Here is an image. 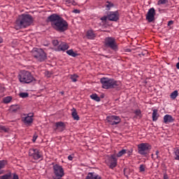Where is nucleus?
<instances>
[{
    "label": "nucleus",
    "mask_w": 179,
    "mask_h": 179,
    "mask_svg": "<svg viewBox=\"0 0 179 179\" xmlns=\"http://www.w3.org/2000/svg\"><path fill=\"white\" fill-rule=\"evenodd\" d=\"M48 22H50L52 27L60 33L66 31L69 27L68 22L57 13H53L48 17Z\"/></svg>",
    "instance_id": "f257e3e1"
},
{
    "label": "nucleus",
    "mask_w": 179,
    "mask_h": 179,
    "mask_svg": "<svg viewBox=\"0 0 179 179\" xmlns=\"http://www.w3.org/2000/svg\"><path fill=\"white\" fill-rule=\"evenodd\" d=\"M33 23V17L29 14H22L18 17L15 22L18 29H26Z\"/></svg>",
    "instance_id": "f03ea898"
},
{
    "label": "nucleus",
    "mask_w": 179,
    "mask_h": 179,
    "mask_svg": "<svg viewBox=\"0 0 179 179\" xmlns=\"http://www.w3.org/2000/svg\"><path fill=\"white\" fill-rule=\"evenodd\" d=\"M103 89H115L121 85V82L108 78H102L100 79Z\"/></svg>",
    "instance_id": "7ed1b4c3"
},
{
    "label": "nucleus",
    "mask_w": 179,
    "mask_h": 179,
    "mask_svg": "<svg viewBox=\"0 0 179 179\" xmlns=\"http://www.w3.org/2000/svg\"><path fill=\"white\" fill-rule=\"evenodd\" d=\"M19 80L21 83H31V82H35L36 79L31 75V73L27 71H22L20 72L18 76Z\"/></svg>",
    "instance_id": "20e7f679"
},
{
    "label": "nucleus",
    "mask_w": 179,
    "mask_h": 179,
    "mask_svg": "<svg viewBox=\"0 0 179 179\" xmlns=\"http://www.w3.org/2000/svg\"><path fill=\"white\" fill-rule=\"evenodd\" d=\"M53 179H62L65 176V171L62 166L58 164H52Z\"/></svg>",
    "instance_id": "39448f33"
},
{
    "label": "nucleus",
    "mask_w": 179,
    "mask_h": 179,
    "mask_svg": "<svg viewBox=\"0 0 179 179\" xmlns=\"http://www.w3.org/2000/svg\"><path fill=\"white\" fill-rule=\"evenodd\" d=\"M32 56L36 58L39 62H43L47 59V54L41 48H34L32 50Z\"/></svg>",
    "instance_id": "423d86ee"
},
{
    "label": "nucleus",
    "mask_w": 179,
    "mask_h": 179,
    "mask_svg": "<svg viewBox=\"0 0 179 179\" xmlns=\"http://www.w3.org/2000/svg\"><path fill=\"white\" fill-rule=\"evenodd\" d=\"M104 45L106 48H110V50H113V51L118 50V45L114 37H106L104 41Z\"/></svg>",
    "instance_id": "0eeeda50"
},
{
    "label": "nucleus",
    "mask_w": 179,
    "mask_h": 179,
    "mask_svg": "<svg viewBox=\"0 0 179 179\" xmlns=\"http://www.w3.org/2000/svg\"><path fill=\"white\" fill-rule=\"evenodd\" d=\"M138 153L143 156H146L152 149V146L148 143H142L138 145Z\"/></svg>",
    "instance_id": "6e6552de"
},
{
    "label": "nucleus",
    "mask_w": 179,
    "mask_h": 179,
    "mask_svg": "<svg viewBox=\"0 0 179 179\" xmlns=\"http://www.w3.org/2000/svg\"><path fill=\"white\" fill-rule=\"evenodd\" d=\"M118 159L117 157H115V155H108L106 157L105 163L107 164V166L109 167V169H111V170H114L115 167H117V163Z\"/></svg>",
    "instance_id": "1a4fd4ad"
},
{
    "label": "nucleus",
    "mask_w": 179,
    "mask_h": 179,
    "mask_svg": "<svg viewBox=\"0 0 179 179\" xmlns=\"http://www.w3.org/2000/svg\"><path fill=\"white\" fill-rule=\"evenodd\" d=\"M21 121L24 124V125H26V127H31L33 121H34V114H24L21 117Z\"/></svg>",
    "instance_id": "9d476101"
},
{
    "label": "nucleus",
    "mask_w": 179,
    "mask_h": 179,
    "mask_svg": "<svg viewBox=\"0 0 179 179\" xmlns=\"http://www.w3.org/2000/svg\"><path fill=\"white\" fill-rule=\"evenodd\" d=\"M106 122L109 125H118L121 122V118L117 115H109L106 117Z\"/></svg>",
    "instance_id": "9b49d317"
},
{
    "label": "nucleus",
    "mask_w": 179,
    "mask_h": 179,
    "mask_svg": "<svg viewBox=\"0 0 179 179\" xmlns=\"http://www.w3.org/2000/svg\"><path fill=\"white\" fill-rule=\"evenodd\" d=\"M29 155L31 157H33L34 160H38L43 157V155L40 152V150L37 148H31L29 150Z\"/></svg>",
    "instance_id": "f8f14e48"
},
{
    "label": "nucleus",
    "mask_w": 179,
    "mask_h": 179,
    "mask_svg": "<svg viewBox=\"0 0 179 179\" xmlns=\"http://www.w3.org/2000/svg\"><path fill=\"white\" fill-rule=\"evenodd\" d=\"M155 16H156V10H155V8H151L146 14V20L149 23H152V22L155 21Z\"/></svg>",
    "instance_id": "ddd939ff"
},
{
    "label": "nucleus",
    "mask_w": 179,
    "mask_h": 179,
    "mask_svg": "<svg viewBox=\"0 0 179 179\" xmlns=\"http://www.w3.org/2000/svg\"><path fill=\"white\" fill-rule=\"evenodd\" d=\"M108 20L110 22H117L120 20V13L118 11H110L108 13Z\"/></svg>",
    "instance_id": "4468645a"
},
{
    "label": "nucleus",
    "mask_w": 179,
    "mask_h": 179,
    "mask_svg": "<svg viewBox=\"0 0 179 179\" xmlns=\"http://www.w3.org/2000/svg\"><path fill=\"white\" fill-rule=\"evenodd\" d=\"M66 129V124L64 122H57L54 126V131L55 132H64Z\"/></svg>",
    "instance_id": "2eb2a0df"
},
{
    "label": "nucleus",
    "mask_w": 179,
    "mask_h": 179,
    "mask_svg": "<svg viewBox=\"0 0 179 179\" xmlns=\"http://www.w3.org/2000/svg\"><path fill=\"white\" fill-rule=\"evenodd\" d=\"M69 48L68 43L65 42H61L57 48H55V51H66Z\"/></svg>",
    "instance_id": "dca6fc26"
},
{
    "label": "nucleus",
    "mask_w": 179,
    "mask_h": 179,
    "mask_svg": "<svg viewBox=\"0 0 179 179\" xmlns=\"http://www.w3.org/2000/svg\"><path fill=\"white\" fill-rule=\"evenodd\" d=\"M85 179H101V176L94 172H90Z\"/></svg>",
    "instance_id": "f3484780"
},
{
    "label": "nucleus",
    "mask_w": 179,
    "mask_h": 179,
    "mask_svg": "<svg viewBox=\"0 0 179 179\" xmlns=\"http://www.w3.org/2000/svg\"><path fill=\"white\" fill-rule=\"evenodd\" d=\"M171 122H174V119L171 115H165L164 116V124H171Z\"/></svg>",
    "instance_id": "a211bd4d"
},
{
    "label": "nucleus",
    "mask_w": 179,
    "mask_h": 179,
    "mask_svg": "<svg viewBox=\"0 0 179 179\" xmlns=\"http://www.w3.org/2000/svg\"><path fill=\"white\" fill-rule=\"evenodd\" d=\"M160 115H159V113H158V110H157V109H154L153 110H152V121L154 122H156V121H157V120H159V117Z\"/></svg>",
    "instance_id": "6ab92c4d"
},
{
    "label": "nucleus",
    "mask_w": 179,
    "mask_h": 179,
    "mask_svg": "<svg viewBox=\"0 0 179 179\" xmlns=\"http://www.w3.org/2000/svg\"><path fill=\"white\" fill-rule=\"evenodd\" d=\"M8 164V162L6 160H0V175L3 174V169H5V166Z\"/></svg>",
    "instance_id": "aec40b11"
},
{
    "label": "nucleus",
    "mask_w": 179,
    "mask_h": 179,
    "mask_svg": "<svg viewBox=\"0 0 179 179\" xmlns=\"http://www.w3.org/2000/svg\"><path fill=\"white\" fill-rule=\"evenodd\" d=\"M87 37L90 40H93V38H96V34L92 29L88 30L87 31Z\"/></svg>",
    "instance_id": "412c9836"
},
{
    "label": "nucleus",
    "mask_w": 179,
    "mask_h": 179,
    "mask_svg": "<svg viewBox=\"0 0 179 179\" xmlns=\"http://www.w3.org/2000/svg\"><path fill=\"white\" fill-rule=\"evenodd\" d=\"M71 115H72L73 120H75L76 121H79L80 117H79V115H78V112L76 111V109H75V108L72 109Z\"/></svg>",
    "instance_id": "4be33fe9"
},
{
    "label": "nucleus",
    "mask_w": 179,
    "mask_h": 179,
    "mask_svg": "<svg viewBox=\"0 0 179 179\" xmlns=\"http://www.w3.org/2000/svg\"><path fill=\"white\" fill-rule=\"evenodd\" d=\"M105 8L106 10H110L111 8H114V3L110 1H106L105 3Z\"/></svg>",
    "instance_id": "5701e85b"
},
{
    "label": "nucleus",
    "mask_w": 179,
    "mask_h": 179,
    "mask_svg": "<svg viewBox=\"0 0 179 179\" xmlns=\"http://www.w3.org/2000/svg\"><path fill=\"white\" fill-rule=\"evenodd\" d=\"M69 78L71 80V82L76 83L78 82V79H79V76L76 74H71L69 76Z\"/></svg>",
    "instance_id": "b1692460"
},
{
    "label": "nucleus",
    "mask_w": 179,
    "mask_h": 179,
    "mask_svg": "<svg viewBox=\"0 0 179 179\" xmlns=\"http://www.w3.org/2000/svg\"><path fill=\"white\" fill-rule=\"evenodd\" d=\"M9 128L8 127L0 125V132H5L6 134L9 133Z\"/></svg>",
    "instance_id": "393cba45"
},
{
    "label": "nucleus",
    "mask_w": 179,
    "mask_h": 179,
    "mask_svg": "<svg viewBox=\"0 0 179 179\" xmlns=\"http://www.w3.org/2000/svg\"><path fill=\"white\" fill-rule=\"evenodd\" d=\"M178 96V91L175 90L171 94L170 97L171 99H172V100H176Z\"/></svg>",
    "instance_id": "a878e982"
},
{
    "label": "nucleus",
    "mask_w": 179,
    "mask_h": 179,
    "mask_svg": "<svg viewBox=\"0 0 179 179\" xmlns=\"http://www.w3.org/2000/svg\"><path fill=\"white\" fill-rule=\"evenodd\" d=\"M90 99L94 100V101H100L101 99L98 96L97 94H92L90 95Z\"/></svg>",
    "instance_id": "bb28decb"
},
{
    "label": "nucleus",
    "mask_w": 179,
    "mask_h": 179,
    "mask_svg": "<svg viewBox=\"0 0 179 179\" xmlns=\"http://www.w3.org/2000/svg\"><path fill=\"white\" fill-rule=\"evenodd\" d=\"M66 54H68V55H70L71 57H78V53L73 52V50H69L66 51Z\"/></svg>",
    "instance_id": "cd10ccee"
},
{
    "label": "nucleus",
    "mask_w": 179,
    "mask_h": 179,
    "mask_svg": "<svg viewBox=\"0 0 179 179\" xmlns=\"http://www.w3.org/2000/svg\"><path fill=\"white\" fill-rule=\"evenodd\" d=\"M159 153H160V152H159V150H157L155 152V155L152 154L151 155V157L152 159H154V160H156V159H160V156H159Z\"/></svg>",
    "instance_id": "c85d7f7f"
},
{
    "label": "nucleus",
    "mask_w": 179,
    "mask_h": 179,
    "mask_svg": "<svg viewBox=\"0 0 179 179\" xmlns=\"http://www.w3.org/2000/svg\"><path fill=\"white\" fill-rule=\"evenodd\" d=\"M127 154V150L123 149L120 150L117 154H116L117 157H122L124 155Z\"/></svg>",
    "instance_id": "c756f323"
},
{
    "label": "nucleus",
    "mask_w": 179,
    "mask_h": 179,
    "mask_svg": "<svg viewBox=\"0 0 179 179\" xmlns=\"http://www.w3.org/2000/svg\"><path fill=\"white\" fill-rule=\"evenodd\" d=\"M3 101L5 104H8V103H10V101H12V96H6L3 98Z\"/></svg>",
    "instance_id": "7c9ffc66"
},
{
    "label": "nucleus",
    "mask_w": 179,
    "mask_h": 179,
    "mask_svg": "<svg viewBox=\"0 0 179 179\" xmlns=\"http://www.w3.org/2000/svg\"><path fill=\"white\" fill-rule=\"evenodd\" d=\"M146 170V165L141 164L139 166V173H145Z\"/></svg>",
    "instance_id": "2f4dec72"
},
{
    "label": "nucleus",
    "mask_w": 179,
    "mask_h": 179,
    "mask_svg": "<svg viewBox=\"0 0 179 179\" xmlns=\"http://www.w3.org/2000/svg\"><path fill=\"white\" fill-rule=\"evenodd\" d=\"M20 97L22 99H26L27 97H29V93L27 92H21L19 94Z\"/></svg>",
    "instance_id": "473e14b6"
},
{
    "label": "nucleus",
    "mask_w": 179,
    "mask_h": 179,
    "mask_svg": "<svg viewBox=\"0 0 179 179\" xmlns=\"http://www.w3.org/2000/svg\"><path fill=\"white\" fill-rule=\"evenodd\" d=\"M11 110L12 113H17L19 111V106L17 105L11 106Z\"/></svg>",
    "instance_id": "72a5a7b5"
},
{
    "label": "nucleus",
    "mask_w": 179,
    "mask_h": 179,
    "mask_svg": "<svg viewBox=\"0 0 179 179\" xmlns=\"http://www.w3.org/2000/svg\"><path fill=\"white\" fill-rule=\"evenodd\" d=\"M10 173H7L3 176H0V179H10Z\"/></svg>",
    "instance_id": "f704fd0d"
},
{
    "label": "nucleus",
    "mask_w": 179,
    "mask_h": 179,
    "mask_svg": "<svg viewBox=\"0 0 179 179\" xmlns=\"http://www.w3.org/2000/svg\"><path fill=\"white\" fill-rule=\"evenodd\" d=\"M175 160H178L179 161V148L177 149L175 151V157H174Z\"/></svg>",
    "instance_id": "c9c22d12"
},
{
    "label": "nucleus",
    "mask_w": 179,
    "mask_h": 179,
    "mask_svg": "<svg viewBox=\"0 0 179 179\" xmlns=\"http://www.w3.org/2000/svg\"><path fill=\"white\" fill-rule=\"evenodd\" d=\"M167 0H159L157 2V5H165V3H167Z\"/></svg>",
    "instance_id": "e433bc0d"
},
{
    "label": "nucleus",
    "mask_w": 179,
    "mask_h": 179,
    "mask_svg": "<svg viewBox=\"0 0 179 179\" xmlns=\"http://www.w3.org/2000/svg\"><path fill=\"white\" fill-rule=\"evenodd\" d=\"M134 114H136V115L137 117H140V118L142 117V116L141 115V114H142V112H141V110H139V109L136 110L135 112H134Z\"/></svg>",
    "instance_id": "4c0bfd02"
},
{
    "label": "nucleus",
    "mask_w": 179,
    "mask_h": 179,
    "mask_svg": "<svg viewBox=\"0 0 179 179\" xmlns=\"http://www.w3.org/2000/svg\"><path fill=\"white\" fill-rule=\"evenodd\" d=\"M52 44L54 45V47H57V45H59V42L58 40H52Z\"/></svg>",
    "instance_id": "58836bf2"
},
{
    "label": "nucleus",
    "mask_w": 179,
    "mask_h": 179,
    "mask_svg": "<svg viewBox=\"0 0 179 179\" xmlns=\"http://www.w3.org/2000/svg\"><path fill=\"white\" fill-rule=\"evenodd\" d=\"M38 138V136L37 134H34L33 136L32 141L34 143L36 141H37V138Z\"/></svg>",
    "instance_id": "ea45409f"
},
{
    "label": "nucleus",
    "mask_w": 179,
    "mask_h": 179,
    "mask_svg": "<svg viewBox=\"0 0 179 179\" xmlns=\"http://www.w3.org/2000/svg\"><path fill=\"white\" fill-rule=\"evenodd\" d=\"M132 152H134V150H126V153L128 155V156H131L132 155Z\"/></svg>",
    "instance_id": "a19ab883"
},
{
    "label": "nucleus",
    "mask_w": 179,
    "mask_h": 179,
    "mask_svg": "<svg viewBox=\"0 0 179 179\" xmlns=\"http://www.w3.org/2000/svg\"><path fill=\"white\" fill-rule=\"evenodd\" d=\"M108 19V15L107 16H103L101 17V20H102V22H107Z\"/></svg>",
    "instance_id": "79ce46f5"
},
{
    "label": "nucleus",
    "mask_w": 179,
    "mask_h": 179,
    "mask_svg": "<svg viewBox=\"0 0 179 179\" xmlns=\"http://www.w3.org/2000/svg\"><path fill=\"white\" fill-rule=\"evenodd\" d=\"M68 159L70 160V161L73 160V155H69L68 156Z\"/></svg>",
    "instance_id": "37998d69"
},
{
    "label": "nucleus",
    "mask_w": 179,
    "mask_h": 179,
    "mask_svg": "<svg viewBox=\"0 0 179 179\" xmlns=\"http://www.w3.org/2000/svg\"><path fill=\"white\" fill-rule=\"evenodd\" d=\"M163 179H169V175H167V173H164V174Z\"/></svg>",
    "instance_id": "c03bdc74"
},
{
    "label": "nucleus",
    "mask_w": 179,
    "mask_h": 179,
    "mask_svg": "<svg viewBox=\"0 0 179 179\" xmlns=\"http://www.w3.org/2000/svg\"><path fill=\"white\" fill-rule=\"evenodd\" d=\"M174 23V22L173 20H171L169 22H168V26H171V24H173Z\"/></svg>",
    "instance_id": "a18cd8bd"
},
{
    "label": "nucleus",
    "mask_w": 179,
    "mask_h": 179,
    "mask_svg": "<svg viewBox=\"0 0 179 179\" xmlns=\"http://www.w3.org/2000/svg\"><path fill=\"white\" fill-rule=\"evenodd\" d=\"M13 179H19V176L17 174H14Z\"/></svg>",
    "instance_id": "49530a36"
},
{
    "label": "nucleus",
    "mask_w": 179,
    "mask_h": 179,
    "mask_svg": "<svg viewBox=\"0 0 179 179\" xmlns=\"http://www.w3.org/2000/svg\"><path fill=\"white\" fill-rule=\"evenodd\" d=\"M74 12H75V13H79V10H75Z\"/></svg>",
    "instance_id": "de8ad7c7"
},
{
    "label": "nucleus",
    "mask_w": 179,
    "mask_h": 179,
    "mask_svg": "<svg viewBox=\"0 0 179 179\" xmlns=\"http://www.w3.org/2000/svg\"><path fill=\"white\" fill-rule=\"evenodd\" d=\"M1 43H2V40L0 39V44H1Z\"/></svg>",
    "instance_id": "09e8293b"
},
{
    "label": "nucleus",
    "mask_w": 179,
    "mask_h": 179,
    "mask_svg": "<svg viewBox=\"0 0 179 179\" xmlns=\"http://www.w3.org/2000/svg\"><path fill=\"white\" fill-rule=\"evenodd\" d=\"M0 99H1V96H0Z\"/></svg>",
    "instance_id": "8fccbe9b"
}]
</instances>
